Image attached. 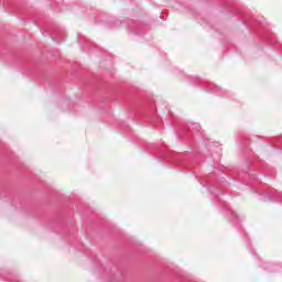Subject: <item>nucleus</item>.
Segmentation results:
<instances>
[{
  "mask_svg": "<svg viewBox=\"0 0 282 282\" xmlns=\"http://www.w3.org/2000/svg\"><path fill=\"white\" fill-rule=\"evenodd\" d=\"M207 91H213L214 94H218V96H221V94H224V91L221 90V88L219 86H216L213 83H208L206 85Z\"/></svg>",
  "mask_w": 282,
  "mask_h": 282,
  "instance_id": "f257e3e1",
  "label": "nucleus"
},
{
  "mask_svg": "<svg viewBox=\"0 0 282 282\" xmlns=\"http://www.w3.org/2000/svg\"><path fill=\"white\" fill-rule=\"evenodd\" d=\"M268 199H273V200L282 202V195H278V196H274V195H267V196L264 197V202H268Z\"/></svg>",
  "mask_w": 282,
  "mask_h": 282,
  "instance_id": "f03ea898",
  "label": "nucleus"
},
{
  "mask_svg": "<svg viewBox=\"0 0 282 282\" xmlns=\"http://www.w3.org/2000/svg\"><path fill=\"white\" fill-rule=\"evenodd\" d=\"M192 127H193L194 129H197V127H199V124H197V123H192Z\"/></svg>",
  "mask_w": 282,
  "mask_h": 282,
  "instance_id": "7ed1b4c3",
  "label": "nucleus"
},
{
  "mask_svg": "<svg viewBox=\"0 0 282 282\" xmlns=\"http://www.w3.org/2000/svg\"><path fill=\"white\" fill-rule=\"evenodd\" d=\"M232 217H235V219H237V215L235 214V212L231 213Z\"/></svg>",
  "mask_w": 282,
  "mask_h": 282,
  "instance_id": "20e7f679",
  "label": "nucleus"
}]
</instances>
